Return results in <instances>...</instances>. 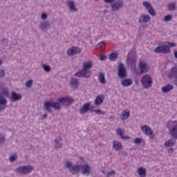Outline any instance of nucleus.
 Wrapping results in <instances>:
<instances>
[{
    "label": "nucleus",
    "instance_id": "f257e3e1",
    "mask_svg": "<svg viewBox=\"0 0 177 177\" xmlns=\"http://www.w3.org/2000/svg\"><path fill=\"white\" fill-rule=\"evenodd\" d=\"M93 67V64L92 61H87L83 63L82 69L75 73V77L78 78H91L92 75V72L91 68Z\"/></svg>",
    "mask_w": 177,
    "mask_h": 177
},
{
    "label": "nucleus",
    "instance_id": "f03ea898",
    "mask_svg": "<svg viewBox=\"0 0 177 177\" xmlns=\"http://www.w3.org/2000/svg\"><path fill=\"white\" fill-rule=\"evenodd\" d=\"M44 107L45 111H47V113H52L50 107H53L54 110H61L62 103L59 101H47L44 102Z\"/></svg>",
    "mask_w": 177,
    "mask_h": 177
},
{
    "label": "nucleus",
    "instance_id": "7ed1b4c3",
    "mask_svg": "<svg viewBox=\"0 0 177 177\" xmlns=\"http://www.w3.org/2000/svg\"><path fill=\"white\" fill-rule=\"evenodd\" d=\"M141 84L145 89H149V88H151V85H153V80L151 79V76L149 75H144L141 78Z\"/></svg>",
    "mask_w": 177,
    "mask_h": 177
},
{
    "label": "nucleus",
    "instance_id": "20e7f679",
    "mask_svg": "<svg viewBox=\"0 0 177 177\" xmlns=\"http://www.w3.org/2000/svg\"><path fill=\"white\" fill-rule=\"evenodd\" d=\"M33 169L34 167L31 165H25L17 167L16 172L17 174H19V175H27L30 174V172H32Z\"/></svg>",
    "mask_w": 177,
    "mask_h": 177
},
{
    "label": "nucleus",
    "instance_id": "39448f33",
    "mask_svg": "<svg viewBox=\"0 0 177 177\" xmlns=\"http://www.w3.org/2000/svg\"><path fill=\"white\" fill-rule=\"evenodd\" d=\"M66 168H68V169H69L71 174H72V175H77V174H78V172H80V165L78 166V165H73V163L70 161H67L65 164Z\"/></svg>",
    "mask_w": 177,
    "mask_h": 177
},
{
    "label": "nucleus",
    "instance_id": "423d86ee",
    "mask_svg": "<svg viewBox=\"0 0 177 177\" xmlns=\"http://www.w3.org/2000/svg\"><path fill=\"white\" fill-rule=\"evenodd\" d=\"M142 132L147 136H149L150 139H154V132L150 127L148 125H144L141 127Z\"/></svg>",
    "mask_w": 177,
    "mask_h": 177
},
{
    "label": "nucleus",
    "instance_id": "0eeeda50",
    "mask_svg": "<svg viewBox=\"0 0 177 177\" xmlns=\"http://www.w3.org/2000/svg\"><path fill=\"white\" fill-rule=\"evenodd\" d=\"M118 75L119 78H126L127 75H128L127 68H125V66L122 63L119 64Z\"/></svg>",
    "mask_w": 177,
    "mask_h": 177
},
{
    "label": "nucleus",
    "instance_id": "6e6552de",
    "mask_svg": "<svg viewBox=\"0 0 177 177\" xmlns=\"http://www.w3.org/2000/svg\"><path fill=\"white\" fill-rule=\"evenodd\" d=\"M80 169L84 176H89L91 175V166L88 164L80 165Z\"/></svg>",
    "mask_w": 177,
    "mask_h": 177
},
{
    "label": "nucleus",
    "instance_id": "1a4fd4ad",
    "mask_svg": "<svg viewBox=\"0 0 177 177\" xmlns=\"http://www.w3.org/2000/svg\"><path fill=\"white\" fill-rule=\"evenodd\" d=\"M142 5L143 6H145V8H146L149 15H151V16H156V10H154V8L151 5V3L148 1H143Z\"/></svg>",
    "mask_w": 177,
    "mask_h": 177
},
{
    "label": "nucleus",
    "instance_id": "9d476101",
    "mask_svg": "<svg viewBox=\"0 0 177 177\" xmlns=\"http://www.w3.org/2000/svg\"><path fill=\"white\" fill-rule=\"evenodd\" d=\"M57 102L62 103V106H70L74 103V100L71 97H60L57 99Z\"/></svg>",
    "mask_w": 177,
    "mask_h": 177
},
{
    "label": "nucleus",
    "instance_id": "9b49d317",
    "mask_svg": "<svg viewBox=\"0 0 177 177\" xmlns=\"http://www.w3.org/2000/svg\"><path fill=\"white\" fill-rule=\"evenodd\" d=\"M155 53H169V46L161 45L154 49Z\"/></svg>",
    "mask_w": 177,
    "mask_h": 177
},
{
    "label": "nucleus",
    "instance_id": "f8f14e48",
    "mask_svg": "<svg viewBox=\"0 0 177 177\" xmlns=\"http://www.w3.org/2000/svg\"><path fill=\"white\" fill-rule=\"evenodd\" d=\"M81 52H82V48H80L77 46H73L67 50V55L68 56H74L75 55H78V53H81Z\"/></svg>",
    "mask_w": 177,
    "mask_h": 177
},
{
    "label": "nucleus",
    "instance_id": "ddd939ff",
    "mask_svg": "<svg viewBox=\"0 0 177 177\" xmlns=\"http://www.w3.org/2000/svg\"><path fill=\"white\" fill-rule=\"evenodd\" d=\"M172 127L170 129V135L173 139L177 140V121H172Z\"/></svg>",
    "mask_w": 177,
    "mask_h": 177
},
{
    "label": "nucleus",
    "instance_id": "4468645a",
    "mask_svg": "<svg viewBox=\"0 0 177 177\" xmlns=\"http://www.w3.org/2000/svg\"><path fill=\"white\" fill-rule=\"evenodd\" d=\"M39 28H40L41 31H48V30L50 28V23L48 22V21H41L39 25Z\"/></svg>",
    "mask_w": 177,
    "mask_h": 177
},
{
    "label": "nucleus",
    "instance_id": "2eb2a0df",
    "mask_svg": "<svg viewBox=\"0 0 177 177\" xmlns=\"http://www.w3.org/2000/svg\"><path fill=\"white\" fill-rule=\"evenodd\" d=\"M116 135L119 136L120 139L128 140L131 139L129 136H125V130L122 129H117L115 130Z\"/></svg>",
    "mask_w": 177,
    "mask_h": 177
},
{
    "label": "nucleus",
    "instance_id": "dca6fc26",
    "mask_svg": "<svg viewBox=\"0 0 177 177\" xmlns=\"http://www.w3.org/2000/svg\"><path fill=\"white\" fill-rule=\"evenodd\" d=\"M138 67H140L141 74H145V73H147V71H149L147 64L143 61H140L138 62Z\"/></svg>",
    "mask_w": 177,
    "mask_h": 177
},
{
    "label": "nucleus",
    "instance_id": "f3484780",
    "mask_svg": "<svg viewBox=\"0 0 177 177\" xmlns=\"http://www.w3.org/2000/svg\"><path fill=\"white\" fill-rule=\"evenodd\" d=\"M151 20V17H150L149 15L142 14L138 20V23H140V24H142L143 23H149V21H150Z\"/></svg>",
    "mask_w": 177,
    "mask_h": 177
},
{
    "label": "nucleus",
    "instance_id": "a211bd4d",
    "mask_svg": "<svg viewBox=\"0 0 177 177\" xmlns=\"http://www.w3.org/2000/svg\"><path fill=\"white\" fill-rule=\"evenodd\" d=\"M6 104H8V100H6L3 95L0 94V111L5 110Z\"/></svg>",
    "mask_w": 177,
    "mask_h": 177
},
{
    "label": "nucleus",
    "instance_id": "6ab92c4d",
    "mask_svg": "<svg viewBox=\"0 0 177 177\" xmlns=\"http://www.w3.org/2000/svg\"><path fill=\"white\" fill-rule=\"evenodd\" d=\"M90 109H91V102H87L86 104H84L82 109H80L79 113L80 114H86V113L89 111Z\"/></svg>",
    "mask_w": 177,
    "mask_h": 177
},
{
    "label": "nucleus",
    "instance_id": "aec40b11",
    "mask_svg": "<svg viewBox=\"0 0 177 177\" xmlns=\"http://www.w3.org/2000/svg\"><path fill=\"white\" fill-rule=\"evenodd\" d=\"M111 9L113 12L118 10V9H121L124 6V2L122 1H119L113 4H111Z\"/></svg>",
    "mask_w": 177,
    "mask_h": 177
},
{
    "label": "nucleus",
    "instance_id": "412c9836",
    "mask_svg": "<svg viewBox=\"0 0 177 177\" xmlns=\"http://www.w3.org/2000/svg\"><path fill=\"white\" fill-rule=\"evenodd\" d=\"M133 84V80L131 78H126L121 80V85L124 86L125 88H128V86H131Z\"/></svg>",
    "mask_w": 177,
    "mask_h": 177
},
{
    "label": "nucleus",
    "instance_id": "4be33fe9",
    "mask_svg": "<svg viewBox=\"0 0 177 177\" xmlns=\"http://www.w3.org/2000/svg\"><path fill=\"white\" fill-rule=\"evenodd\" d=\"M170 75L171 78H174V84L177 86V65L171 68Z\"/></svg>",
    "mask_w": 177,
    "mask_h": 177
},
{
    "label": "nucleus",
    "instance_id": "5701e85b",
    "mask_svg": "<svg viewBox=\"0 0 177 177\" xmlns=\"http://www.w3.org/2000/svg\"><path fill=\"white\" fill-rule=\"evenodd\" d=\"M21 97H23L21 94H17V93L15 91L11 93L12 102H19V100H21Z\"/></svg>",
    "mask_w": 177,
    "mask_h": 177
},
{
    "label": "nucleus",
    "instance_id": "b1692460",
    "mask_svg": "<svg viewBox=\"0 0 177 177\" xmlns=\"http://www.w3.org/2000/svg\"><path fill=\"white\" fill-rule=\"evenodd\" d=\"M66 3L69 8V10L72 12H78V9L75 8V3L74 1L68 0Z\"/></svg>",
    "mask_w": 177,
    "mask_h": 177
},
{
    "label": "nucleus",
    "instance_id": "393cba45",
    "mask_svg": "<svg viewBox=\"0 0 177 177\" xmlns=\"http://www.w3.org/2000/svg\"><path fill=\"white\" fill-rule=\"evenodd\" d=\"M172 90H174V85L172 84H167L162 88V92L163 93H168V92H171Z\"/></svg>",
    "mask_w": 177,
    "mask_h": 177
},
{
    "label": "nucleus",
    "instance_id": "a878e982",
    "mask_svg": "<svg viewBox=\"0 0 177 177\" xmlns=\"http://www.w3.org/2000/svg\"><path fill=\"white\" fill-rule=\"evenodd\" d=\"M113 149L114 150H122V143H121V142L114 140L113 142Z\"/></svg>",
    "mask_w": 177,
    "mask_h": 177
},
{
    "label": "nucleus",
    "instance_id": "bb28decb",
    "mask_svg": "<svg viewBox=\"0 0 177 177\" xmlns=\"http://www.w3.org/2000/svg\"><path fill=\"white\" fill-rule=\"evenodd\" d=\"M129 115H131V113L128 109H125L122 111V114L120 115V119L124 120H127V118H129Z\"/></svg>",
    "mask_w": 177,
    "mask_h": 177
},
{
    "label": "nucleus",
    "instance_id": "cd10ccee",
    "mask_svg": "<svg viewBox=\"0 0 177 177\" xmlns=\"http://www.w3.org/2000/svg\"><path fill=\"white\" fill-rule=\"evenodd\" d=\"M135 63H136V57H131L129 55L127 56V64L129 66H135Z\"/></svg>",
    "mask_w": 177,
    "mask_h": 177
},
{
    "label": "nucleus",
    "instance_id": "c85d7f7f",
    "mask_svg": "<svg viewBox=\"0 0 177 177\" xmlns=\"http://www.w3.org/2000/svg\"><path fill=\"white\" fill-rule=\"evenodd\" d=\"M70 84L75 88H78V86H80V82L78 81V79L72 77L70 81Z\"/></svg>",
    "mask_w": 177,
    "mask_h": 177
},
{
    "label": "nucleus",
    "instance_id": "c756f323",
    "mask_svg": "<svg viewBox=\"0 0 177 177\" xmlns=\"http://www.w3.org/2000/svg\"><path fill=\"white\" fill-rule=\"evenodd\" d=\"M62 142V138H59V140L56 138L54 141L55 143V149L57 150V149H62L63 147V143H60Z\"/></svg>",
    "mask_w": 177,
    "mask_h": 177
},
{
    "label": "nucleus",
    "instance_id": "7c9ffc66",
    "mask_svg": "<svg viewBox=\"0 0 177 177\" xmlns=\"http://www.w3.org/2000/svg\"><path fill=\"white\" fill-rule=\"evenodd\" d=\"M138 175L140 177H146V169L143 167H140L138 169Z\"/></svg>",
    "mask_w": 177,
    "mask_h": 177
},
{
    "label": "nucleus",
    "instance_id": "2f4dec72",
    "mask_svg": "<svg viewBox=\"0 0 177 177\" xmlns=\"http://www.w3.org/2000/svg\"><path fill=\"white\" fill-rule=\"evenodd\" d=\"M165 146L166 147H172V146H175V140L171 139V140H167L165 142Z\"/></svg>",
    "mask_w": 177,
    "mask_h": 177
},
{
    "label": "nucleus",
    "instance_id": "473e14b6",
    "mask_svg": "<svg viewBox=\"0 0 177 177\" xmlns=\"http://www.w3.org/2000/svg\"><path fill=\"white\" fill-rule=\"evenodd\" d=\"M98 80L100 84H106V77H104V73H101L98 75Z\"/></svg>",
    "mask_w": 177,
    "mask_h": 177
},
{
    "label": "nucleus",
    "instance_id": "72a5a7b5",
    "mask_svg": "<svg viewBox=\"0 0 177 177\" xmlns=\"http://www.w3.org/2000/svg\"><path fill=\"white\" fill-rule=\"evenodd\" d=\"M103 103V99L100 96H97L94 101L95 106H100Z\"/></svg>",
    "mask_w": 177,
    "mask_h": 177
},
{
    "label": "nucleus",
    "instance_id": "f704fd0d",
    "mask_svg": "<svg viewBox=\"0 0 177 177\" xmlns=\"http://www.w3.org/2000/svg\"><path fill=\"white\" fill-rule=\"evenodd\" d=\"M118 58V54L115 53H112L109 55V60H111V62H115L117 59Z\"/></svg>",
    "mask_w": 177,
    "mask_h": 177
},
{
    "label": "nucleus",
    "instance_id": "c9c22d12",
    "mask_svg": "<svg viewBox=\"0 0 177 177\" xmlns=\"http://www.w3.org/2000/svg\"><path fill=\"white\" fill-rule=\"evenodd\" d=\"M5 142H6V136L5 134L0 133V145H5Z\"/></svg>",
    "mask_w": 177,
    "mask_h": 177
},
{
    "label": "nucleus",
    "instance_id": "e433bc0d",
    "mask_svg": "<svg viewBox=\"0 0 177 177\" xmlns=\"http://www.w3.org/2000/svg\"><path fill=\"white\" fill-rule=\"evenodd\" d=\"M42 67H43L44 71H46L47 73H49L50 71V70H52V68H50V66H49V65L43 64Z\"/></svg>",
    "mask_w": 177,
    "mask_h": 177
},
{
    "label": "nucleus",
    "instance_id": "4c0bfd02",
    "mask_svg": "<svg viewBox=\"0 0 177 177\" xmlns=\"http://www.w3.org/2000/svg\"><path fill=\"white\" fill-rule=\"evenodd\" d=\"M176 8V4L175 3H171L168 5L169 10H175Z\"/></svg>",
    "mask_w": 177,
    "mask_h": 177
},
{
    "label": "nucleus",
    "instance_id": "58836bf2",
    "mask_svg": "<svg viewBox=\"0 0 177 177\" xmlns=\"http://www.w3.org/2000/svg\"><path fill=\"white\" fill-rule=\"evenodd\" d=\"M133 143L135 145H140V143H143V139L137 138L134 140Z\"/></svg>",
    "mask_w": 177,
    "mask_h": 177
},
{
    "label": "nucleus",
    "instance_id": "ea45409f",
    "mask_svg": "<svg viewBox=\"0 0 177 177\" xmlns=\"http://www.w3.org/2000/svg\"><path fill=\"white\" fill-rule=\"evenodd\" d=\"M172 20V15H167L164 17V21L168 22Z\"/></svg>",
    "mask_w": 177,
    "mask_h": 177
},
{
    "label": "nucleus",
    "instance_id": "a19ab883",
    "mask_svg": "<svg viewBox=\"0 0 177 177\" xmlns=\"http://www.w3.org/2000/svg\"><path fill=\"white\" fill-rule=\"evenodd\" d=\"M33 84L32 80H28L26 82V86L27 88H32Z\"/></svg>",
    "mask_w": 177,
    "mask_h": 177
},
{
    "label": "nucleus",
    "instance_id": "79ce46f5",
    "mask_svg": "<svg viewBox=\"0 0 177 177\" xmlns=\"http://www.w3.org/2000/svg\"><path fill=\"white\" fill-rule=\"evenodd\" d=\"M16 160H17V156H16L15 154L10 157V161L11 162H15V161H16Z\"/></svg>",
    "mask_w": 177,
    "mask_h": 177
},
{
    "label": "nucleus",
    "instance_id": "37998d69",
    "mask_svg": "<svg viewBox=\"0 0 177 177\" xmlns=\"http://www.w3.org/2000/svg\"><path fill=\"white\" fill-rule=\"evenodd\" d=\"M42 20H46L48 19V14L46 12H43L41 16Z\"/></svg>",
    "mask_w": 177,
    "mask_h": 177
},
{
    "label": "nucleus",
    "instance_id": "c03bdc74",
    "mask_svg": "<svg viewBox=\"0 0 177 177\" xmlns=\"http://www.w3.org/2000/svg\"><path fill=\"white\" fill-rule=\"evenodd\" d=\"M115 171L112 170L111 171H109L106 174V177H110L111 175H115Z\"/></svg>",
    "mask_w": 177,
    "mask_h": 177
},
{
    "label": "nucleus",
    "instance_id": "a18cd8bd",
    "mask_svg": "<svg viewBox=\"0 0 177 177\" xmlns=\"http://www.w3.org/2000/svg\"><path fill=\"white\" fill-rule=\"evenodd\" d=\"M5 77V71L3 69H0V78Z\"/></svg>",
    "mask_w": 177,
    "mask_h": 177
},
{
    "label": "nucleus",
    "instance_id": "49530a36",
    "mask_svg": "<svg viewBox=\"0 0 177 177\" xmlns=\"http://www.w3.org/2000/svg\"><path fill=\"white\" fill-rule=\"evenodd\" d=\"M168 46L169 48H174V46H176V44L168 42Z\"/></svg>",
    "mask_w": 177,
    "mask_h": 177
},
{
    "label": "nucleus",
    "instance_id": "de8ad7c7",
    "mask_svg": "<svg viewBox=\"0 0 177 177\" xmlns=\"http://www.w3.org/2000/svg\"><path fill=\"white\" fill-rule=\"evenodd\" d=\"M105 3H113V2H115V0H104Z\"/></svg>",
    "mask_w": 177,
    "mask_h": 177
},
{
    "label": "nucleus",
    "instance_id": "09e8293b",
    "mask_svg": "<svg viewBox=\"0 0 177 177\" xmlns=\"http://www.w3.org/2000/svg\"><path fill=\"white\" fill-rule=\"evenodd\" d=\"M95 113H96V114H98L99 115H100V114H102V111L100 109H95L94 110Z\"/></svg>",
    "mask_w": 177,
    "mask_h": 177
},
{
    "label": "nucleus",
    "instance_id": "8fccbe9b",
    "mask_svg": "<svg viewBox=\"0 0 177 177\" xmlns=\"http://www.w3.org/2000/svg\"><path fill=\"white\" fill-rule=\"evenodd\" d=\"M105 44H106L104 43V41H100V43H98V46L103 48L104 45H105Z\"/></svg>",
    "mask_w": 177,
    "mask_h": 177
},
{
    "label": "nucleus",
    "instance_id": "3c124183",
    "mask_svg": "<svg viewBox=\"0 0 177 177\" xmlns=\"http://www.w3.org/2000/svg\"><path fill=\"white\" fill-rule=\"evenodd\" d=\"M1 42H2L3 44H8V42H9V40H8V39H3L1 40Z\"/></svg>",
    "mask_w": 177,
    "mask_h": 177
},
{
    "label": "nucleus",
    "instance_id": "603ef678",
    "mask_svg": "<svg viewBox=\"0 0 177 177\" xmlns=\"http://www.w3.org/2000/svg\"><path fill=\"white\" fill-rule=\"evenodd\" d=\"M100 60H102V61L106 60V56H104V55H100Z\"/></svg>",
    "mask_w": 177,
    "mask_h": 177
},
{
    "label": "nucleus",
    "instance_id": "864d4df0",
    "mask_svg": "<svg viewBox=\"0 0 177 177\" xmlns=\"http://www.w3.org/2000/svg\"><path fill=\"white\" fill-rule=\"evenodd\" d=\"M115 119V117L114 115H111L109 118V120H110V121H114Z\"/></svg>",
    "mask_w": 177,
    "mask_h": 177
},
{
    "label": "nucleus",
    "instance_id": "5fc2aeb1",
    "mask_svg": "<svg viewBox=\"0 0 177 177\" xmlns=\"http://www.w3.org/2000/svg\"><path fill=\"white\" fill-rule=\"evenodd\" d=\"M45 118H48V114H46V113L43 115L42 120L45 119Z\"/></svg>",
    "mask_w": 177,
    "mask_h": 177
},
{
    "label": "nucleus",
    "instance_id": "6e6d98bb",
    "mask_svg": "<svg viewBox=\"0 0 177 177\" xmlns=\"http://www.w3.org/2000/svg\"><path fill=\"white\" fill-rule=\"evenodd\" d=\"M169 153H173V151H174V149H172V148H170V149H169Z\"/></svg>",
    "mask_w": 177,
    "mask_h": 177
},
{
    "label": "nucleus",
    "instance_id": "4d7b16f0",
    "mask_svg": "<svg viewBox=\"0 0 177 177\" xmlns=\"http://www.w3.org/2000/svg\"><path fill=\"white\" fill-rule=\"evenodd\" d=\"M104 12L106 13V12H107V10H105Z\"/></svg>",
    "mask_w": 177,
    "mask_h": 177
},
{
    "label": "nucleus",
    "instance_id": "13d9d810",
    "mask_svg": "<svg viewBox=\"0 0 177 177\" xmlns=\"http://www.w3.org/2000/svg\"><path fill=\"white\" fill-rule=\"evenodd\" d=\"M1 64H2V62L0 61V66H1Z\"/></svg>",
    "mask_w": 177,
    "mask_h": 177
},
{
    "label": "nucleus",
    "instance_id": "bf43d9fd",
    "mask_svg": "<svg viewBox=\"0 0 177 177\" xmlns=\"http://www.w3.org/2000/svg\"><path fill=\"white\" fill-rule=\"evenodd\" d=\"M95 1H99V0H95Z\"/></svg>",
    "mask_w": 177,
    "mask_h": 177
}]
</instances>
